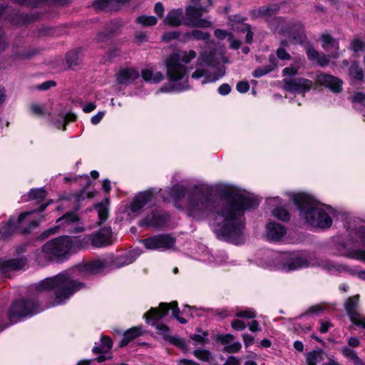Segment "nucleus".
<instances>
[{
  "label": "nucleus",
  "mask_w": 365,
  "mask_h": 365,
  "mask_svg": "<svg viewBox=\"0 0 365 365\" xmlns=\"http://www.w3.org/2000/svg\"><path fill=\"white\" fill-rule=\"evenodd\" d=\"M224 194L228 202L220 207L209 195L196 189L189 193L185 210L188 216L201 219L218 207L212 223L214 232L220 240L239 245L245 240L243 213L257 206V202L232 186H225Z\"/></svg>",
  "instance_id": "1"
},
{
  "label": "nucleus",
  "mask_w": 365,
  "mask_h": 365,
  "mask_svg": "<svg viewBox=\"0 0 365 365\" xmlns=\"http://www.w3.org/2000/svg\"><path fill=\"white\" fill-rule=\"evenodd\" d=\"M111 262V258L107 257L98 258L76 265L70 271L42 280L36 286V289L38 292L54 290L55 299L53 306L62 304L83 287L82 283L76 280V279L100 274L108 267Z\"/></svg>",
  "instance_id": "2"
},
{
  "label": "nucleus",
  "mask_w": 365,
  "mask_h": 365,
  "mask_svg": "<svg viewBox=\"0 0 365 365\" xmlns=\"http://www.w3.org/2000/svg\"><path fill=\"white\" fill-rule=\"evenodd\" d=\"M292 197L299 209L301 220L306 223L324 229L331 225L335 215V210L332 207L319 203L303 192L294 193Z\"/></svg>",
  "instance_id": "3"
},
{
  "label": "nucleus",
  "mask_w": 365,
  "mask_h": 365,
  "mask_svg": "<svg viewBox=\"0 0 365 365\" xmlns=\"http://www.w3.org/2000/svg\"><path fill=\"white\" fill-rule=\"evenodd\" d=\"M211 4V0H190V4L185 8L187 21H183L182 9H173L168 12L163 23L172 27L180 26L182 24L199 28L210 27L211 22L206 19H202L201 16Z\"/></svg>",
  "instance_id": "4"
},
{
  "label": "nucleus",
  "mask_w": 365,
  "mask_h": 365,
  "mask_svg": "<svg viewBox=\"0 0 365 365\" xmlns=\"http://www.w3.org/2000/svg\"><path fill=\"white\" fill-rule=\"evenodd\" d=\"M169 309H172V314L180 323L186 324L187 320L179 316L180 309L178 307V302L173 301L171 303H160L158 308H151L148 312L145 313L144 317L147 323L154 327L157 333L160 334L163 339L170 343L178 346L182 349H187V345L182 338L171 336L170 334L169 327L158 321L163 318Z\"/></svg>",
  "instance_id": "5"
},
{
  "label": "nucleus",
  "mask_w": 365,
  "mask_h": 365,
  "mask_svg": "<svg viewBox=\"0 0 365 365\" xmlns=\"http://www.w3.org/2000/svg\"><path fill=\"white\" fill-rule=\"evenodd\" d=\"M318 259L312 253H273L265 267L289 272L317 266Z\"/></svg>",
  "instance_id": "6"
},
{
  "label": "nucleus",
  "mask_w": 365,
  "mask_h": 365,
  "mask_svg": "<svg viewBox=\"0 0 365 365\" xmlns=\"http://www.w3.org/2000/svg\"><path fill=\"white\" fill-rule=\"evenodd\" d=\"M196 57L195 51H178L171 53L165 61L167 77L170 81H178L187 73L186 65Z\"/></svg>",
  "instance_id": "7"
},
{
  "label": "nucleus",
  "mask_w": 365,
  "mask_h": 365,
  "mask_svg": "<svg viewBox=\"0 0 365 365\" xmlns=\"http://www.w3.org/2000/svg\"><path fill=\"white\" fill-rule=\"evenodd\" d=\"M41 310L38 302L34 300L21 299L11 305L9 312V318L11 322H16L20 318L31 316Z\"/></svg>",
  "instance_id": "8"
},
{
  "label": "nucleus",
  "mask_w": 365,
  "mask_h": 365,
  "mask_svg": "<svg viewBox=\"0 0 365 365\" xmlns=\"http://www.w3.org/2000/svg\"><path fill=\"white\" fill-rule=\"evenodd\" d=\"M71 248V240L68 237H61L48 241L42 247V253L48 259L66 255Z\"/></svg>",
  "instance_id": "9"
},
{
  "label": "nucleus",
  "mask_w": 365,
  "mask_h": 365,
  "mask_svg": "<svg viewBox=\"0 0 365 365\" xmlns=\"http://www.w3.org/2000/svg\"><path fill=\"white\" fill-rule=\"evenodd\" d=\"M141 242L148 250L165 252L174 249L175 238L170 234H160L143 240Z\"/></svg>",
  "instance_id": "10"
},
{
  "label": "nucleus",
  "mask_w": 365,
  "mask_h": 365,
  "mask_svg": "<svg viewBox=\"0 0 365 365\" xmlns=\"http://www.w3.org/2000/svg\"><path fill=\"white\" fill-rule=\"evenodd\" d=\"M57 225L48 230L49 234L55 233L57 228L61 227L65 231L71 233L79 232L83 230L78 217L74 212H68L56 220Z\"/></svg>",
  "instance_id": "11"
},
{
  "label": "nucleus",
  "mask_w": 365,
  "mask_h": 365,
  "mask_svg": "<svg viewBox=\"0 0 365 365\" xmlns=\"http://www.w3.org/2000/svg\"><path fill=\"white\" fill-rule=\"evenodd\" d=\"M353 225H350V234L358 237L363 245L365 246V225L363 222L354 220ZM346 256L365 262V250H354L346 254Z\"/></svg>",
  "instance_id": "12"
},
{
  "label": "nucleus",
  "mask_w": 365,
  "mask_h": 365,
  "mask_svg": "<svg viewBox=\"0 0 365 365\" xmlns=\"http://www.w3.org/2000/svg\"><path fill=\"white\" fill-rule=\"evenodd\" d=\"M358 294L349 298L345 303V309L353 324L365 329V316L359 312Z\"/></svg>",
  "instance_id": "13"
},
{
  "label": "nucleus",
  "mask_w": 365,
  "mask_h": 365,
  "mask_svg": "<svg viewBox=\"0 0 365 365\" xmlns=\"http://www.w3.org/2000/svg\"><path fill=\"white\" fill-rule=\"evenodd\" d=\"M113 233L110 227H103L99 232H94L85 237V243L91 242L95 247H101L112 243Z\"/></svg>",
  "instance_id": "14"
},
{
  "label": "nucleus",
  "mask_w": 365,
  "mask_h": 365,
  "mask_svg": "<svg viewBox=\"0 0 365 365\" xmlns=\"http://www.w3.org/2000/svg\"><path fill=\"white\" fill-rule=\"evenodd\" d=\"M283 81L284 88L287 91L304 93L309 91L313 86L312 81L302 78L284 79Z\"/></svg>",
  "instance_id": "15"
},
{
  "label": "nucleus",
  "mask_w": 365,
  "mask_h": 365,
  "mask_svg": "<svg viewBox=\"0 0 365 365\" xmlns=\"http://www.w3.org/2000/svg\"><path fill=\"white\" fill-rule=\"evenodd\" d=\"M26 265L24 259H0V273L4 277H10V273L21 270Z\"/></svg>",
  "instance_id": "16"
},
{
  "label": "nucleus",
  "mask_w": 365,
  "mask_h": 365,
  "mask_svg": "<svg viewBox=\"0 0 365 365\" xmlns=\"http://www.w3.org/2000/svg\"><path fill=\"white\" fill-rule=\"evenodd\" d=\"M153 204V195L150 191H146L138 194L133 200L130 210L133 212H137L146 205Z\"/></svg>",
  "instance_id": "17"
},
{
  "label": "nucleus",
  "mask_w": 365,
  "mask_h": 365,
  "mask_svg": "<svg viewBox=\"0 0 365 365\" xmlns=\"http://www.w3.org/2000/svg\"><path fill=\"white\" fill-rule=\"evenodd\" d=\"M317 82L334 93H339L342 90V81L339 78L329 74L322 73L317 77Z\"/></svg>",
  "instance_id": "18"
},
{
  "label": "nucleus",
  "mask_w": 365,
  "mask_h": 365,
  "mask_svg": "<svg viewBox=\"0 0 365 365\" xmlns=\"http://www.w3.org/2000/svg\"><path fill=\"white\" fill-rule=\"evenodd\" d=\"M34 212L35 210L23 212L19 215L17 220H16L14 217H11L6 224V225L0 228L1 237L7 238L10 235H11L15 231L17 224L21 223L26 217L31 215Z\"/></svg>",
  "instance_id": "19"
},
{
  "label": "nucleus",
  "mask_w": 365,
  "mask_h": 365,
  "mask_svg": "<svg viewBox=\"0 0 365 365\" xmlns=\"http://www.w3.org/2000/svg\"><path fill=\"white\" fill-rule=\"evenodd\" d=\"M286 234V230L282 225L269 222L266 226V236L271 241H279Z\"/></svg>",
  "instance_id": "20"
},
{
  "label": "nucleus",
  "mask_w": 365,
  "mask_h": 365,
  "mask_svg": "<svg viewBox=\"0 0 365 365\" xmlns=\"http://www.w3.org/2000/svg\"><path fill=\"white\" fill-rule=\"evenodd\" d=\"M317 266H322L324 269L331 273L347 272L351 274H355V272L350 267H348L344 264H339L331 261L326 260L322 262L318 261V264Z\"/></svg>",
  "instance_id": "21"
},
{
  "label": "nucleus",
  "mask_w": 365,
  "mask_h": 365,
  "mask_svg": "<svg viewBox=\"0 0 365 365\" xmlns=\"http://www.w3.org/2000/svg\"><path fill=\"white\" fill-rule=\"evenodd\" d=\"M139 78V72L135 68H124L119 71L117 81L120 84H129Z\"/></svg>",
  "instance_id": "22"
},
{
  "label": "nucleus",
  "mask_w": 365,
  "mask_h": 365,
  "mask_svg": "<svg viewBox=\"0 0 365 365\" xmlns=\"http://www.w3.org/2000/svg\"><path fill=\"white\" fill-rule=\"evenodd\" d=\"M165 218L158 212H153L151 216H147L143 219L139 225L140 226H148L153 227H160L164 225Z\"/></svg>",
  "instance_id": "23"
},
{
  "label": "nucleus",
  "mask_w": 365,
  "mask_h": 365,
  "mask_svg": "<svg viewBox=\"0 0 365 365\" xmlns=\"http://www.w3.org/2000/svg\"><path fill=\"white\" fill-rule=\"evenodd\" d=\"M143 334L141 326L135 327L128 329L123 334L120 346H126L130 341L140 336Z\"/></svg>",
  "instance_id": "24"
},
{
  "label": "nucleus",
  "mask_w": 365,
  "mask_h": 365,
  "mask_svg": "<svg viewBox=\"0 0 365 365\" xmlns=\"http://www.w3.org/2000/svg\"><path fill=\"white\" fill-rule=\"evenodd\" d=\"M185 194L186 188L182 185H176L173 186L170 190H169V196H165L163 193H162V197L165 201L169 200L170 198H172L177 202L185 197Z\"/></svg>",
  "instance_id": "25"
},
{
  "label": "nucleus",
  "mask_w": 365,
  "mask_h": 365,
  "mask_svg": "<svg viewBox=\"0 0 365 365\" xmlns=\"http://www.w3.org/2000/svg\"><path fill=\"white\" fill-rule=\"evenodd\" d=\"M138 255H140L139 252H137L135 251H131L124 256H121L116 258L113 263V266L114 267H120L125 265L130 264L135 260L136 257Z\"/></svg>",
  "instance_id": "26"
},
{
  "label": "nucleus",
  "mask_w": 365,
  "mask_h": 365,
  "mask_svg": "<svg viewBox=\"0 0 365 365\" xmlns=\"http://www.w3.org/2000/svg\"><path fill=\"white\" fill-rule=\"evenodd\" d=\"M289 24L280 18H274L269 21V28L277 33H284L288 31Z\"/></svg>",
  "instance_id": "27"
},
{
  "label": "nucleus",
  "mask_w": 365,
  "mask_h": 365,
  "mask_svg": "<svg viewBox=\"0 0 365 365\" xmlns=\"http://www.w3.org/2000/svg\"><path fill=\"white\" fill-rule=\"evenodd\" d=\"M142 78L145 81H150L152 83H159L164 78L163 74L160 71L153 72L151 69H144L141 72Z\"/></svg>",
  "instance_id": "28"
},
{
  "label": "nucleus",
  "mask_w": 365,
  "mask_h": 365,
  "mask_svg": "<svg viewBox=\"0 0 365 365\" xmlns=\"http://www.w3.org/2000/svg\"><path fill=\"white\" fill-rule=\"evenodd\" d=\"M278 9L279 8L276 5L262 6L258 9L252 11V15L255 18L269 17L274 14Z\"/></svg>",
  "instance_id": "29"
},
{
  "label": "nucleus",
  "mask_w": 365,
  "mask_h": 365,
  "mask_svg": "<svg viewBox=\"0 0 365 365\" xmlns=\"http://www.w3.org/2000/svg\"><path fill=\"white\" fill-rule=\"evenodd\" d=\"M322 46L324 49L329 51L331 49L338 50L339 43L337 41L333 38L329 34H323L322 36Z\"/></svg>",
  "instance_id": "30"
},
{
  "label": "nucleus",
  "mask_w": 365,
  "mask_h": 365,
  "mask_svg": "<svg viewBox=\"0 0 365 365\" xmlns=\"http://www.w3.org/2000/svg\"><path fill=\"white\" fill-rule=\"evenodd\" d=\"M101 342L102 345L100 347L96 346H93V351L94 353H106L111 349L113 343L110 338L107 336H103L101 338Z\"/></svg>",
  "instance_id": "31"
},
{
  "label": "nucleus",
  "mask_w": 365,
  "mask_h": 365,
  "mask_svg": "<svg viewBox=\"0 0 365 365\" xmlns=\"http://www.w3.org/2000/svg\"><path fill=\"white\" fill-rule=\"evenodd\" d=\"M136 22L142 26H152L157 24L158 19L154 16L142 15L136 19Z\"/></svg>",
  "instance_id": "32"
},
{
  "label": "nucleus",
  "mask_w": 365,
  "mask_h": 365,
  "mask_svg": "<svg viewBox=\"0 0 365 365\" xmlns=\"http://www.w3.org/2000/svg\"><path fill=\"white\" fill-rule=\"evenodd\" d=\"M323 355L320 351H313L309 353L306 359L307 365H317L318 363L323 361Z\"/></svg>",
  "instance_id": "33"
},
{
  "label": "nucleus",
  "mask_w": 365,
  "mask_h": 365,
  "mask_svg": "<svg viewBox=\"0 0 365 365\" xmlns=\"http://www.w3.org/2000/svg\"><path fill=\"white\" fill-rule=\"evenodd\" d=\"M94 196V193L91 191H88L86 189H83L79 193H75L69 197V200H73L75 202H80L85 200L86 198H92Z\"/></svg>",
  "instance_id": "34"
},
{
  "label": "nucleus",
  "mask_w": 365,
  "mask_h": 365,
  "mask_svg": "<svg viewBox=\"0 0 365 365\" xmlns=\"http://www.w3.org/2000/svg\"><path fill=\"white\" fill-rule=\"evenodd\" d=\"M46 197V191L43 188L32 189L29 193V200H36L41 202Z\"/></svg>",
  "instance_id": "35"
},
{
  "label": "nucleus",
  "mask_w": 365,
  "mask_h": 365,
  "mask_svg": "<svg viewBox=\"0 0 365 365\" xmlns=\"http://www.w3.org/2000/svg\"><path fill=\"white\" fill-rule=\"evenodd\" d=\"M350 76L356 80H362L364 78L363 71L359 68V65L353 63L349 68Z\"/></svg>",
  "instance_id": "36"
},
{
  "label": "nucleus",
  "mask_w": 365,
  "mask_h": 365,
  "mask_svg": "<svg viewBox=\"0 0 365 365\" xmlns=\"http://www.w3.org/2000/svg\"><path fill=\"white\" fill-rule=\"evenodd\" d=\"M273 216L280 220H287L289 218L288 212L282 207H277L272 211Z\"/></svg>",
  "instance_id": "37"
},
{
  "label": "nucleus",
  "mask_w": 365,
  "mask_h": 365,
  "mask_svg": "<svg viewBox=\"0 0 365 365\" xmlns=\"http://www.w3.org/2000/svg\"><path fill=\"white\" fill-rule=\"evenodd\" d=\"M95 209L97 210L98 217H99V223H102L106 220L108 215V210L107 206L105 204H99L95 207Z\"/></svg>",
  "instance_id": "38"
},
{
  "label": "nucleus",
  "mask_w": 365,
  "mask_h": 365,
  "mask_svg": "<svg viewBox=\"0 0 365 365\" xmlns=\"http://www.w3.org/2000/svg\"><path fill=\"white\" fill-rule=\"evenodd\" d=\"M209 37L210 35L208 33H205L199 30H193L190 33L186 34V38L187 39L207 40Z\"/></svg>",
  "instance_id": "39"
},
{
  "label": "nucleus",
  "mask_w": 365,
  "mask_h": 365,
  "mask_svg": "<svg viewBox=\"0 0 365 365\" xmlns=\"http://www.w3.org/2000/svg\"><path fill=\"white\" fill-rule=\"evenodd\" d=\"M31 110L33 114L37 116H44L48 113L46 106L43 104L32 103L31 105Z\"/></svg>",
  "instance_id": "40"
},
{
  "label": "nucleus",
  "mask_w": 365,
  "mask_h": 365,
  "mask_svg": "<svg viewBox=\"0 0 365 365\" xmlns=\"http://www.w3.org/2000/svg\"><path fill=\"white\" fill-rule=\"evenodd\" d=\"M236 316L241 318L254 319L256 317V312L253 309L249 308L237 312Z\"/></svg>",
  "instance_id": "41"
},
{
  "label": "nucleus",
  "mask_w": 365,
  "mask_h": 365,
  "mask_svg": "<svg viewBox=\"0 0 365 365\" xmlns=\"http://www.w3.org/2000/svg\"><path fill=\"white\" fill-rule=\"evenodd\" d=\"M274 66H275V65H272V66H267L263 67V68H257L254 71L253 76L255 78L262 77L264 75H265V74L269 73L270 71H272L274 69Z\"/></svg>",
  "instance_id": "42"
},
{
  "label": "nucleus",
  "mask_w": 365,
  "mask_h": 365,
  "mask_svg": "<svg viewBox=\"0 0 365 365\" xmlns=\"http://www.w3.org/2000/svg\"><path fill=\"white\" fill-rule=\"evenodd\" d=\"M235 336L231 334H217L216 336L217 340L222 344L227 345L233 341Z\"/></svg>",
  "instance_id": "43"
},
{
  "label": "nucleus",
  "mask_w": 365,
  "mask_h": 365,
  "mask_svg": "<svg viewBox=\"0 0 365 365\" xmlns=\"http://www.w3.org/2000/svg\"><path fill=\"white\" fill-rule=\"evenodd\" d=\"M193 354L195 357L202 361H208L210 357V352L205 349H197Z\"/></svg>",
  "instance_id": "44"
},
{
  "label": "nucleus",
  "mask_w": 365,
  "mask_h": 365,
  "mask_svg": "<svg viewBox=\"0 0 365 365\" xmlns=\"http://www.w3.org/2000/svg\"><path fill=\"white\" fill-rule=\"evenodd\" d=\"M241 347V344L239 341H236L225 346L223 349V351L227 353H236L240 350Z\"/></svg>",
  "instance_id": "45"
},
{
  "label": "nucleus",
  "mask_w": 365,
  "mask_h": 365,
  "mask_svg": "<svg viewBox=\"0 0 365 365\" xmlns=\"http://www.w3.org/2000/svg\"><path fill=\"white\" fill-rule=\"evenodd\" d=\"M207 334L206 332H203L202 334H192L190 336L192 340L195 341V344H200L202 345L206 342V337Z\"/></svg>",
  "instance_id": "46"
},
{
  "label": "nucleus",
  "mask_w": 365,
  "mask_h": 365,
  "mask_svg": "<svg viewBox=\"0 0 365 365\" xmlns=\"http://www.w3.org/2000/svg\"><path fill=\"white\" fill-rule=\"evenodd\" d=\"M342 353L346 357L351 359L353 362H354L359 358L356 352L348 347L343 348Z\"/></svg>",
  "instance_id": "47"
},
{
  "label": "nucleus",
  "mask_w": 365,
  "mask_h": 365,
  "mask_svg": "<svg viewBox=\"0 0 365 365\" xmlns=\"http://www.w3.org/2000/svg\"><path fill=\"white\" fill-rule=\"evenodd\" d=\"M299 66L296 65H292L289 67L284 68L282 71L284 76H293L297 73Z\"/></svg>",
  "instance_id": "48"
},
{
  "label": "nucleus",
  "mask_w": 365,
  "mask_h": 365,
  "mask_svg": "<svg viewBox=\"0 0 365 365\" xmlns=\"http://www.w3.org/2000/svg\"><path fill=\"white\" fill-rule=\"evenodd\" d=\"M351 47L355 52L362 51L365 48V44L362 41L356 39L352 42Z\"/></svg>",
  "instance_id": "49"
},
{
  "label": "nucleus",
  "mask_w": 365,
  "mask_h": 365,
  "mask_svg": "<svg viewBox=\"0 0 365 365\" xmlns=\"http://www.w3.org/2000/svg\"><path fill=\"white\" fill-rule=\"evenodd\" d=\"M231 327L235 330L242 331L245 329L246 324L244 322L240 319H234L231 323Z\"/></svg>",
  "instance_id": "50"
},
{
  "label": "nucleus",
  "mask_w": 365,
  "mask_h": 365,
  "mask_svg": "<svg viewBox=\"0 0 365 365\" xmlns=\"http://www.w3.org/2000/svg\"><path fill=\"white\" fill-rule=\"evenodd\" d=\"M56 86V83L53 81H45L36 86V88L41 91H46L49 89L51 87H53Z\"/></svg>",
  "instance_id": "51"
},
{
  "label": "nucleus",
  "mask_w": 365,
  "mask_h": 365,
  "mask_svg": "<svg viewBox=\"0 0 365 365\" xmlns=\"http://www.w3.org/2000/svg\"><path fill=\"white\" fill-rule=\"evenodd\" d=\"M236 88L240 93H244L249 91L250 85L247 82L241 81L237 84Z\"/></svg>",
  "instance_id": "52"
},
{
  "label": "nucleus",
  "mask_w": 365,
  "mask_h": 365,
  "mask_svg": "<svg viewBox=\"0 0 365 365\" xmlns=\"http://www.w3.org/2000/svg\"><path fill=\"white\" fill-rule=\"evenodd\" d=\"M105 115V111H99L97 114L94 115L91 118V122L93 125L98 124Z\"/></svg>",
  "instance_id": "53"
},
{
  "label": "nucleus",
  "mask_w": 365,
  "mask_h": 365,
  "mask_svg": "<svg viewBox=\"0 0 365 365\" xmlns=\"http://www.w3.org/2000/svg\"><path fill=\"white\" fill-rule=\"evenodd\" d=\"M242 31H247L246 42L247 43H251L253 38V33L250 30V26L247 24L243 25V29H242Z\"/></svg>",
  "instance_id": "54"
},
{
  "label": "nucleus",
  "mask_w": 365,
  "mask_h": 365,
  "mask_svg": "<svg viewBox=\"0 0 365 365\" xmlns=\"http://www.w3.org/2000/svg\"><path fill=\"white\" fill-rule=\"evenodd\" d=\"M242 336L246 347L251 346L254 343L255 338L252 335L248 334H243Z\"/></svg>",
  "instance_id": "55"
},
{
  "label": "nucleus",
  "mask_w": 365,
  "mask_h": 365,
  "mask_svg": "<svg viewBox=\"0 0 365 365\" xmlns=\"http://www.w3.org/2000/svg\"><path fill=\"white\" fill-rule=\"evenodd\" d=\"M248 328L252 332H258L262 329L257 321L252 320L248 324Z\"/></svg>",
  "instance_id": "56"
},
{
  "label": "nucleus",
  "mask_w": 365,
  "mask_h": 365,
  "mask_svg": "<svg viewBox=\"0 0 365 365\" xmlns=\"http://www.w3.org/2000/svg\"><path fill=\"white\" fill-rule=\"evenodd\" d=\"M230 35H231L230 33H228L226 31L222 29H216L215 31V36L220 39H224L226 38L228 39Z\"/></svg>",
  "instance_id": "57"
},
{
  "label": "nucleus",
  "mask_w": 365,
  "mask_h": 365,
  "mask_svg": "<svg viewBox=\"0 0 365 365\" xmlns=\"http://www.w3.org/2000/svg\"><path fill=\"white\" fill-rule=\"evenodd\" d=\"M277 55L278 58L282 60L289 59L290 58V55L285 51L284 48L282 47L277 49Z\"/></svg>",
  "instance_id": "58"
},
{
  "label": "nucleus",
  "mask_w": 365,
  "mask_h": 365,
  "mask_svg": "<svg viewBox=\"0 0 365 365\" xmlns=\"http://www.w3.org/2000/svg\"><path fill=\"white\" fill-rule=\"evenodd\" d=\"M307 56L309 59L312 61H317L319 58V53L312 48H309L307 51Z\"/></svg>",
  "instance_id": "59"
},
{
  "label": "nucleus",
  "mask_w": 365,
  "mask_h": 365,
  "mask_svg": "<svg viewBox=\"0 0 365 365\" xmlns=\"http://www.w3.org/2000/svg\"><path fill=\"white\" fill-rule=\"evenodd\" d=\"M231 91L230 86L227 83H223L218 88V92L222 96L227 95Z\"/></svg>",
  "instance_id": "60"
},
{
  "label": "nucleus",
  "mask_w": 365,
  "mask_h": 365,
  "mask_svg": "<svg viewBox=\"0 0 365 365\" xmlns=\"http://www.w3.org/2000/svg\"><path fill=\"white\" fill-rule=\"evenodd\" d=\"M179 34L176 31L166 32L163 34V38L166 41H171L178 37Z\"/></svg>",
  "instance_id": "61"
},
{
  "label": "nucleus",
  "mask_w": 365,
  "mask_h": 365,
  "mask_svg": "<svg viewBox=\"0 0 365 365\" xmlns=\"http://www.w3.org/2000/svg\"><path fill=\"white\" fill-rule=\"evenodd\" d=\"M353 101L359 102L363 105H365V93H356L353 96Z\"/></svg>",
  "instance_id": "62"
},
{
  "label": "nucleus",
  "mask_w": 365,
  "mask_h": 365,
  "mask_svg": "<svg viewBox=\"0 0 365 365\" xmlns=\"http://www.w3.org/2000/svg\"><path fill=\"white\" fill-rule=\"evenodd\" d=\"M154 11L159 16V17L162 18L165 11L163 4L160 2L156 3L155 5Z\"/></svg>",
  "instance_id": "63"
},
{
  "label": "nucleus",
  "mask_w": 365,
  "mask_h": 365,
  "mask_svg": "<svg viewBox=\"0 0 365 365\" xmlns=\"http://www.w3.org/2000/svg\"><path fill=\"white\" fill-rule=\"evenodd\" d=\"M224 365H240V361L235 356H229Z\"/></svg>",
  "instance_id": "64"
}]
</instances>
